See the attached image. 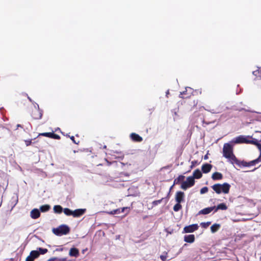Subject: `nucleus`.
<instances>
[{
	"instance_id": "f03ea898",
	"label": "nucleus",
	"mask_w": 261,
	"mask_h": 261,
	"mask_svg": "<svg viewBox=\"0 0 261 261\" xmlns=\"http://www.w3.org/2000/svg\"><path fill=\"white\" fill-rule=\"evenodd\" d=\"M230 187L229 184L225 182L223 184H215L212 186V188L218 194H220L221 193L228 194L229 192Z\"/></svg>"
},
{
	"instance_id": "a19ab883",
	"label": "nucleus",
	"mask_w": 261,
	"mask_h": 261,
	"mask_svg": "<svg viewBox=\"0 0 261 261\" xmlns=\"http://www.w3.org/2000/svg\"><path fill=\"white\" fill-rule=\"evenodd\" d=\"M163 199V198H162L160 200H155V201H154L153 202V204L154 205H157L159 203H160L161 202V201H162V200Z\"/></svg>"
},
{
	"instance_id": "a878e982",
	"label": "nucleus",
	"mask_w": 261,
	"mask_h": 261,
	"mask_svg": "<svg viewBox=\"0 0 261 261\" xmlns=\"http://www.w3.org/2000/svg\"><path fill=\"white\" fill-rule=\"evenodd\" d=\"M227 209L226 204L224 203H222L218 204L215 208V212H217L218 210H226Z\"/></svg>"
},
{
	"instance_id": "c756f323",
	"label": "nucleus",
	"mask_w": 261,
	"mask_h": 261,
	"mask_svg": "<svg viewBox=\"0 0 261 261\" xmlns=\"http://www.w3.org/2000/svg\"><path fill=\"white\" fill-rule=\"evenodd\" d=\"M50 208V206L48 204H45L40 207V210L41 212H46Z\"/></svg>"
},
{
	"instance_id": "09e8293b",
	"label": "nucleus",
	"mask_w": 261,
	"mask_h": 261,
	"mask_svg": "<svg viewBox=\"0 0 261 261\" xmlns=\"http://www.w3.org/2000/svg\"><path fill=\"white\" fill-rule=\"evenodd\" d=\"M10 128H10V127H7V129H10Z\"/></svg>"
},
{
	"instance_id": "37998d69",
	"label": "nucleus",
	"mask_w": 261,
	"mask_h": 261,
	"mask_svg": "<svg viewBox=\"0 0 261 261\" xmlns=\"http://www.w3.org/2000/svg\"><path fill=\"white\" fill-rule=\"evenodd\" d=\"M55 130H60V128L59 127H57L55 128Z\"/></svg>"
},
{
	"instance_id": "dca6fc26",
	"label": "nucleus",
	"mask_w": 261,
	"mask_h": 261,
	"mask_svg": "<svg viewBox=\"0 0 261 261\" xmlns=\"http://www.w3.org/2000/svg\"><path fill=\"white\" fill-rule=\"evenodd\" d=\"M130 137L133 141L136 142H140L143 140L142 138L136 133H132L130 135Z\"/></svg>"
},
{
	"instance_id": "5701e85b",
	"label": "nucleus",
	"mask_w": 261,
	"mask_h": 261,
	"mask_svg": "<svg viewBox=\"0 0 261 261\" xmlns=\"http://www.w3.org/2000/svg\"><path fill=\"white\" fill-rule=\"evenodd\" d=\"M202 174L201 172L200 171L199 169H196L193 172V176L192 177H194V179L195 178L199 179L202 177Z\"/></svg>"
},
{
	"instance_id": "f8f14e48",
	"label": "nucleus",
	"mask_w": 261,
	"mask_h": 261,
	"mask_svg": "<svg viewBox=\"0 0 261 261\" xmlns=\"http://www.w3.org/2000/svg\"><path fill=\"white\" fill-rule=\"evenodd\" d=\"M20 128L21 129L25 130H30L32 128L31 125L29 122L26 121L22 124H17V128Z\"/></svg>"
},
{
	"instance_id": "423d86ee",
	"label": "nucleus",
	"mask_w": 261,
	"mask_h": 261,
	"mask_svg": "<svg viewBox=\"0 0 261 261\" xmlns=\"http://www.w3.org/2000/svg\"><path fill=\"white\" fill-rule=\"evenodd\" d=\"M199 228L197 224H193L185 226L183 229L184 233H191L197 230Z\"/></svg>"
},
{
	"instance_id": "6ab92c4d",
	"label": "nucleus",
	"mask_w": 261,
	"mask_h": 261,
	"mask_svg": "<svg viewBox=\"0 0 261 261\" xmlns=\"http://www.w3.org/2000/svg\"><path fill=\"white\" fill-rule=\"evenodd\" d=\"M232 164H236L238 165L239 166H243V167H248L249 166V163L248 162H246L245 161H240L237 159V161H233V162L231 163Z\"/></svg>"
},
{
	"instance_id": "39448f33",
	"label": "nucleus",
	"mask_w": 261,
	"mask_h": 261,
	"mask_svg": "<svg viewBox=\"0 0 261 261\" xmlns=\"http://www.w3.org/2000/svg\"><path fill=\"white\" fill-rule=\"evenodd\" d=\"M194 177L189 176L187 178L186 181H182L181 184V188L184 190H187L188 188L192 187L195 184Z\"/></svg>"
},
{
	"instance_id": "393cba45",
	"label": "nucleus",
	"mask_w": 261,
	"mask_h": 261,
	"mask_svg": "<svg viewBox=\"0 0 261 261\" xmlns=\"http://www.w3.org/2000/svg\"><path fill=\"white\" fill-rule=\"evenodd\" d=\"M221 225L219 224L215 223L211 227V230L212 233L217 232L220 228Z\"/></svg>"
},
{
	"instance_id": "49530a36",
	"label": "nucleus",
	"mask_w": 261,
	"mask_h": 261,
	"mask_svg": "<svg viewBox=\"0 0 261 261\" xmlns=\"http://www.w3.org/2000/svg\"><path fill=\"white\" fill-rule=\"evenodd\" d=\"M192 165L191 166V168H192L193 166H194V162L193 161L192 162Z\"/></svg>"
},
{
	"instance_id": "c9c22d12",
	"label": "nucleus",
	"mask_w": 261,
	"mask_h": 261,
	"mask_svg": "<svg viewBox=\"0 0 261 261\" xmlns=\"http://www.w3.org/2000/svg\"><path fill=\"white\" fill-rule=\"evenodd\" d=\"M211 222H202L200 225L202 227L206 228L211 224Z\"/></svg>"
},
{
	"instance_id": "473e14b6",
	"label": "nucleus",
	"mask_w": 261,
	"mask_h": 261,
	"mask_svg": "<svg viewBox=\"0 0 261 261\" xmlns=\"http://www.w3.org/2000/svg\"><path fill=\"white\" fill-rule=\"evenodd\" d=\"M38 253L40 254H44L48 252V250L46 248H38Z\"/></svg>"
},
{
	"instance_id": "4c0bfd02",
	"label": "nucleus",
	"mask_w": 261,
	"mask_h": 261,
	"mask_svg": "<svg viewBox=\"0 0 261 261\" xmlns=\"http://www.w3.org/2000/svg\"><path fill=\"white\" fill-rule=\"evenodd\" d=\"M121 209L120 208H117L116 210H113V211L112 212L113 214H118L121 213Z\"/></svg>"
},
{
	"instance_id": "ea45409f",
	"label": "nucleus",
	"mask_w": 261,
	"mask_h": 261,
	"mask_svg": "<svg viewBox=\"0 0 261 261\" xmlns=\"http://www.w3.org/2000/svg\"><path fill=\"white\" fill-rule=\"evenodd\" d=\"M167 253H166V255H161L160 256V258L162 261H165L167 259Z\"/></svg>"
},
{
	"instance_id": "cd10ccee",
	"label": "nucleus",
	"mask_w": 261,
	"mask_h": 261,
	"mask_svg": "<svg viewBox=\"0 0 261 261\" xmlns=\"http://www.w3.org/2000/svg\"><path fill=\"white\" fill-rule=\"evenodd\" d=\"M260 161H261V155H259L258 158H257L256 159L254 160L253 161H251L248 162L249 166H254L256 164L258 163Z\"/></svg>"
},
{
	"instance_id": "1a4fd4ad",
	"label": "nucleus",
	"mask_w": 261,
	"mask_h": 261,
	"mask_svg": "<svg viewBox=\"0 0 261 261\" xmlns=\"http://www.w3.org/2000/svg\"><path fill=\"white\" fill-rule=\"evenodd\" d=\"M54 132L43 133L38 134V136H43L55 139H59L60 136L58 135L55 134Z\"/></svg>"
},
{
	"instance_id": "412c9836",
	"label": "nucleus",
	"mask_w": 261,
	"mask_h": 261,
	"mask_svg": "<svg viewBox=\"0 0 261 261\" xmlns=\"http://www.w3.org/2000/svg\"><path fill=\"white\" fill-rule=\"evenodd\" d=\"M212 178L214 180H220L223 178V175L220 172H215L212 174Z\"/></svg>"
},
{
	"instance_id": "72a5a7b5",
	"label": "nucleus",
	"mask_w": 261,
	"mask_h": 261,
	"mask_svg": "<svg viewBox=\"0 0 261 261\" xmlns=\"http://www.w3.org/2000/svg\"><path fill=\"white\" fill-rule=\"evenodd\" d=\"M121 209V212L123 213L125 212V211H126V215L128 214L130 210V208L129 207H123L122 208H120Z\"/></svg>"
},
{
	"instance_id": "a18cd8bd",
	"label": "nucleus",
	"mask_w": 261,
	"mask_h": 261,
	"mask_svg": "<svg viewBox=\"0 0 261 261\" xmlns=\"http://www.w3.org/2000/svg\"><path fill=\"white\" fill-rule=\"evenodd\" d=\"M207 159V155H205L204 156V159Z\"/></svg>"
},
{
	"instance_id": "e433bc0d",
	"label": "nucleus",
	"mask_w": 261,
	"mask_h": 261,
	"mask_svg": "<svg viewBox=\"0 0 261 261\" xmlns=\"http://www.w3.org/2000/svg\"><path fill=\"white\" fill-rule=\"evenodd\" d=\"M208 192V188L207 187H203L200 190V194H203L204 193H206Z\"/></svg>"
},
{
	"instance_id": "f3484780",
	"label": "nucleus",
	"mask_w": 261,
	"mask_h": 261,
	"mask_svg": "<svg viewBox=\"0 0 261 261\" xmlns=\"http://www.w3.org/2000/svg\"><path fill=\"white\" fill-rule=\"evenodd\" d=\"M212 168V165L210 164H204L202 166L201 170L203 173H208Z\"/></svg>"
},
{
	"instance_id": "2f4dec72",
	"label": "nucleus",
	"mask_w": 261,
	"mask_h": 261,
	"mask_svg": "<svg viewBox=\"0 0 261 261\" xmlns=\"http://www.w3.org/2000/svg\"><path fill=\"white\" fill-rule=\"evenodd\" d=\"M182 208V206L180 204V203H178L177 202L176 204H175L174 206H173V210L175 211V212H178L179 211L180 209H181Z\"/></svg>"
},
{
	"instance_id": "bb28decb",
	"label": "nucleus",
	"mask_w": 261,
	"mask_h": 261,
	"mask_svg": "<svg viewBox=\"0 0 261 261\" xmlns=\"http://www.w3.org/2000/svg\"><path fill=\"white\" fill-rule=\"evenodd\" d=\"M185 176L180 175L178 176L174 180V185L179 184L181 181H184L185 179Z\"/></svg>"
},
{
	"instance_id": "a211bd4d",
	"label": "nucleus",
	"mask_w": 261,
	"mask_h": 261,
	"mask_svg": "<svg viewBox=\"0 0 261 261\" xmlns=\"http://www.w3.org/2000/svg\"><path fill=\"white\" fill-rule=\"evenodd\" d=\"M195 238L194 234H189L184 236V241L189 243H192L195 241Z\"/></svg>"
},
{
	"instance_id": "9b49d317",
	"label": "nucleus",
	"mask_w": 261,
	"mask_h": 261,
	"mask_svg": "<svg viewBox=\"0 0 261 261\" xmlns=\"http://www.w3.org/2000/svg\"><path fill=\"white\" fill-rule=\"evenodd\" d=\"M86 212L85 209H76L74 211H72V216L76 218L82 216Z\"/></svg>"
},
{
	"instance_id": "c03bdc74",
	"label": "nucleus",
	"mask_w": 261,
	"mask_h": 261,
	"mask_svg": "<svg viewBox=\"0 0 261 261\" xmlns=\"http://www.w3.org/2000/svg\"><path fill=\"white\" fill-rule=\"evenodd\" d=\"M63 250V248H61V249H56V251H62Z\"/></svg>"
},
{
	"instance_id": "58836bf2",
	"label": "nucleus",
	"mask_w": 261,
	"mask_h": 261,
	"mask_svg": "<svg viewBox=\"0 0 261 261\" xmlns=\"http://www.w3.org/2000/svg\"><path fill=\"white\" fill-rule=\"evenodd\" d=\"M187 91H188V89L186 88V91H183L182 92H180V95H183L186 94V92H187ZM189 96H187L185 97V96H180V97L181 98H185L189 97Z\"/></svg>"
},
{
	"instance_id": "2eb2a0df",
	"label": "nucleus",
	"mask_w": 261,
	"mask_h": 261,
	"mask_svg": "<svg viewBox=\"0 0 261 261\" xmlns=\"http://www.w3.org/2000/svg\"><path fill=\"white\" fill-rule=\"evenodd\" d=\"M30 216L32 219H37L40 216V212L38 209L34 208L31 211Z\"/></svg>"
},
{
	"instance_id": "aec40b11",
	"label": "nucleus",
	"mask_w": 261,
	"mask_h": 261,
	"mask_svg": "<svg viewBox=\"0 0 261 261\" xmlns=\"http://www.w3.org/2000/svg\"><path fill=\"white\" fill-rule=\"evenodd\" d=\"M69 255L73 257H77L79 255V251L76 248H71L69 251Z\"/></svg>"
},
{
	"instance_id": "9d476101",
	"label": "nucleus",
	"mask_w": 261,
	"mask_h": 261,
	"mask_svg": "<svg viewBox=\"0 0 261 261\" xmlns=\"http://www.w3.org/2000/svg\"><path fill=\"white\" fill-rule=\"evenodd\" d=\"M185 194L183 192L177 191L175 194V200L178 203H181L184 201Z\"/></svg>"
},
{
	"instance_id": "4468645a",
	"label": "nucleus",
	"mask_w": 261,
	"mask_h": 261,
	"mask_svg": "<svg viewBox=\"0 0 261 261\" xmlns=\"http://www.w3.org/2000/svg\"><path fill=\"white\" fill-rule=\"evenodd\" d=\"M216 208V206H212V207H208L204 208L201 210H200L198 214H203V215H206L210 214L213 210H214Z\"/></svg>"
},
{
	"instance_id": "ddd939ff",
	"label": "nucleus",
	"mask_w": 261,
	"mask_h": 261,
	"mask_svg": "<svg viewBox=\"0 0 261 261\" xmlns=\"http://www.w3.org/2000/svg\"><path fill=\"white\" fill-rule=\"evenodd\" d=\"M61 133L64 135H66V136H68L70 138L71 140L73 141V142H74L75 144H78L80 142V140L79 139V135L77 134H75V136L76 137V138L75 139L74 136L72 135V136H70L69 134H67L66 133V132H61Z\"/></svg>"
},
{
	"instance_id": "0eeeda50",
	"label": "nucleus",
	"mask_w": 261,
	"mask_h": 261,
	"mask_svg": "<svg viewBox=\"0 0 261 261\" xmlns=\"http://www.w3.org/2000/svg\"><path fill=\"white\" fill-rule=\"evenodd\" d=\"M39 256L38 250L31 251L30 255L26 258L25 261H34L35 259Z\"/></svg>"
},
{
	"instance_id": "f704fd0d",
	"label": "nucleus",
	"mask_w": 261,
	"mask_h": 261,
	"mask_svg": "<svg viewBox=\"0 0 261 261\" xmlns=\"http://www.w3.org/2000/svg\"><path fill=\"white\" fill-rule=\"evenodd\" d=\"M252 74L257 77V76H260L261 77V71H260L259 69H256L255 71H253L252 72Z\"/></svg>"
},
{
	"instance_id": "c85d7f7f",
	"label": "nucleus",
	"mask_w": 261,
	"mask_h": 261,
	"mask_svg": "<svg viewBox=\"0 0 261 261\" xmlns=\"http://www.w3.org/2000/svg\"><path fill=\"white\" fill-rule=\"evenodd\" d=\"M260 161H261V155H259L258 158H257L256 159L254 160L253 161H251L248 162L249 166H254L256 164L258 163Z\"/></svg>"
},
{
	"instance_id": "7c9ffc66",
	"label": "nucleus",
	"mask_w": 261,
	"mask_h": 261,
	"mask_svg": "<svg viewBox=\"0 0 261 261\" xmlns=\"http://www.w3.org/2000/svg\"><path fill=\"white\" fill-rule=\"evenodd\" d=\"M63 212L67 216H72V211L68 208H64Z\"/></svg>"
},
{
	"instance_id": "20e7f679",
	"label": "nucleus",
	"mask_w": 261,
	"mask_h": 261,
	"mask_svg": "<svg viewBox=\"0 0 261 261\" xmlns=\"http://www.w3.org/2000/svg\"><path fill=\"white\" fill-rule=\"evenodd\" d=\"M253 138L252 136H240L236 138L233 141V142L236 144L239 143H247L251 144V140Z\"/></svg>"
},
{
	"instance_id": "7ed1b4c3",
	"label": "nucleus",
	"mask_w": 261,
	"mask_h": 261,
	"mask_svg": "<svg viewBox=\"0 0 261 261\" xmlns=\"http://www.w3.org/2000/svg\"><path fill=\"white\" fill-rule=\"evenodd\" d=\"M70 228L66 225L62 224L53 229V233L56 236H61L69 233Z\"/></svg>"
},
{
	"instance_id": "f257e3e1",
	"label": "nucleus",
	"mask_w": 261,
	"mask_h": 261,
	"mask_svg": "<svg viewBox=\"0 0 261 261\" xmlns=\"http://www.w3.org/2000/svg\"><path fill=\"white\" fill-rule=\"evenodd\" d=\"M223 155L232 163L233 161H237V158L233 153L232 146L229 143H225L223 148Z\"/></svg>"
},
{
	"instance_id": "b1692460",
	"label": "nucleus",
	"mask_w": 261,
	"mask_h": 261,
	"mask_svg": "<svg viewBox=\"0 0 261 261\" xmlns=\"http://www.w3.org/2000/svg\"><path fill=\"white\" fill-rule=\"evenodd\" d=\"M63 209L60 205H56L53 207L54 213L58 214L62 213Z\"/></svg>"
},
{
	"instance_id": "6e6552de",
	"label": "nucleus",
	"mask_w": 261,
	"mask_h": 261,
	"mask_svg": "<svg viewBox=\"0 0 261 261\" xmlns=\"http://www.w3.org/2000/svg\"><path fill=\"white\" fill-rule=\"evenodd\" d=\"M31 115L34 119H41L42 116V111L39 109L35 108L32 111Z\"/></svg>"
},
{
	"instance_id": "4be33fe9",
	"label": "nucleus",
	"mask_w": 261,
	"mask_h": 261,
	"mask_svg": "<svg viewBox=\"0 0 261 261\" xmlns=\"http://www.w3.org/2000/svg\"><path fill=\"white\" fill-rule=\"evenodd\" d=\"M251 144L256 146L260 152L259 155H261V144L258 142V141L255 138H253L251 140Z\"/></svg>"
},
{
	"instance_id": "79ce46f5",
	"label": "nucleus",
	"mask_w": 261,
	"mask_h": 261,
	"mask_svg": "<svg viewBox=\"0 0 261 261\" xmlns=\"http://www.w3.org/2000/svg\"><path fill=\"white\" fill-rule=\"evenodd\" d=\"M25 142L26 146H28L31 145V144L32 143V139L28 140H25Z\"/></svg>"
},
{
	"instance_id": "de8ad7c7",
	"label": "nucleus",
	"mask_w": 261,
	"mask_h": 261,
	"mask_svg": "<svg viewBox=\"0 0 261 261\" xmlns=\"http://www.w3.org/2000/svg\"><path fill=\"white\" fill-rule=\"evenodd\" d=\"M66 259L65 258H64V259H62V261H65Z\"/></svg>"
}]
</instances>
